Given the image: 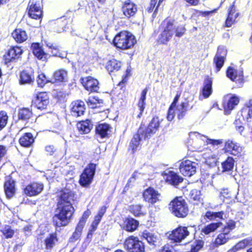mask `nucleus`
I'll return each instance as SVG.
<instances>
[{"label": "nucleus", "instance_id": "obj_1", "mask_svg": "<svg viewBox=\"0 0 252 252\" xmlns=\"http://www.w3.org/2000/svg\"><path fill=\"white\" fill-rule=\"evenodd\" d=\"M74 191L69 189H62L57 196V213L53 218L55 228L67 226L73 218L75 210L73 203L76 200Z\"/></svg>", "mask_w": 252, "mask_h": 252}, {"label": "nucleus", "instance_id": "obj_2", "mask_svg": "<svg viewBox=\"0 0 252 252\" xmlns=\"http://www.w3.org/2000/svg\"><path fill=\"white\" fill-rule=\"evenodd\" d=\"M168 208L171 213L178 218H185L189 213L188 204L182 196L174 197L169 202Z\"/></svg>", "mask_w": 252, "mask_h": 252}, {"label": "nucleus", "instance_id": "obj_3", "mask_svg": "<svg viewBox=\"0 0 252 252\" xmlns=\"http://www.w3.org/2000/svg\"><path fill=\"white\" fill-rule=\"evenodd\" d=\"M163 119H160L158 116L153 117L149 124L145 126L144 124H141L138 129L143 134L144 139H149L153 135L159 131L162 127Z\"/></svg>", "mask_w": 252, "mask_h": 252}, {"label": "nucleus", "instance_id": "obj_4", "mask_svg": "<svg viewBox=\"0 0 252 252\" xmlns=\"http://www.w3.org/2000/svg\"><path fill=\"white\" fill-rule=\"evenodd\" d=\"M136 43L134 35L127 31H122L117 34L113 39L114 45L117 48L126 50L132 48Z\"/></svg>", "mask_w": 252, "mask_h": 252}, {"label": "nucleus", "instance_id": "obj_5", "mask_svg": "<svg viewBox=\"0 0 252 252\" xmlns=\"http://www.w3.org/2000/svg\"><path fill=\"white\" fill-rule=\"evenodd\" d=\"M124 247L127 252H145L146 245L137 237L130 235L126 237L123 243Z\"/></svg>", "mask_w": 252, "mask_h": 252}, {"label": "nucleus", "instance_id": "obj_6", "mask_svg": "<svg viewBox=\"0 0 252 252\" xmlns=\"http://www.w3.org/2000/svg\"><path fill=\"white\" fill-rule=\"evenodd\" d=\"M97 164L90 162L83 170L80 175L79 183L84 188H88L92 183Z\"/></svg>", "mask_w": 252, "mask_h": 252}, {"label": "nucleus", "instance_id": "obj_7", "mask_svg": "<svg viewBox=\"0 0 252 252\" xmlns=\"http://www.w3.org/2000/svg\"><path fill=\"white\" fill-rule=\"evenodd\" d=\"M240 98L235 94H227L223 96L222 106L223 109V113L225 115H230L239 104Z\"/></svg>", "mask_w": 252, "mask_h": 252}, {"label": "nucleus", "instance_id": "obj_8", "mask_svg": "<svg viewBox=\"0 0 252 252\" xmlns=\"http://www.w3.org/2000/svg\"><path fill=\"white\" fill-rule=\"evenodd\" d=\"M190 234L188 226L179 225L170 232L168 236V239L172 243L177 244L186 239Z\"/></svg>", "mask_w": 252, "mask_h": 252}, {"label": "nucleus", "instance_id": "obj_9", "mask_svg": "<svg viewBox=\"0 0 252 252\" xmlns=\"http://www.w3.org/2000/svg\"><path fill=\"white\" fill-rule=\"evenodd\" d=\"M223 150L225 153L239 158L243 155L244 148L236 141L228 139L224 143Z\"/></svg>", "mask_w": 252, "mask_h": 252}, {"label": "nucleus", "instance_id": "obj_10", "mask_svg": "<svg viewBox=\"0 0 252 252\" xmlns=\"http://www.w3.org/2000/svg\"><path fill=\"white\" fill-rule=\"evenodd\" d=\"M32 103L39 110H45L47 109L49 104V96L46 92H38L32 100Z\"/></svg>", "mask_w": 252, "mask_h": 252}, {"label": "nucleus", "instance_id": "obj_11", "mask_svg": "<svg viewBox=\"0 0 252 252\" xmlns=\"http://www.w3.org/2000/svg\"><path fill=\"white\" fill-rule=\"evenodd\" d=\"M161 194L154 188L149 187L144 189L142 193L143 200L150 205H153L159 202Z\"/></svg>", "mask_w": 252, "mask_h": 252}, {"label": "nucleus", "instance_id": "obj_12", "mask_svg": "<svg viewBox=\"0 0 252 252\" xmlns=\"http://www.w3.org/2000/svg\"><path fill=\"white\" fill-rule=\"evenodd\" d=\"M44 185L41 183L32 182L27 185L23 189L24 193L28 196L38 195L43 190Z\"/></svg>", "mask_w": 252, "mask_h": 252}, {"label": "nucleus", "instance_id": "obj_13", "mask_svg": "<svg viewBox=\"0 0 252 252\" xmlns=\"http://www.w3.org/2000/svg\"><path fill=\"white\" fill-rule=\"evenodd\" d=\"M196 169L195 163L188 159L181 162L179 166L181 173L186 177H191L194 175Z\"/></svg>", "mask_w": 252, "mask_h": 252}, {"label": "nucleus", "instance_id": "obj_14", "mask_svg": "<svg viewBox=\"0 0 252 252\" xmlns=\"http://www.w3.org/2000/svg\"><path fill=\"white\" fill-rule=\"evenodd\" d=\"M174 33L175 26L172 22H168L159 35L158 42L161 44H166L172 38Z\"/></svg>", "mask_w": 252, "mask_h": 252}, {"label": "nucleus", "instance_id": "obj_15", "mask_svg": "<svg viewBox=\"0 0 252 252\" xmlns=\"http://www.w3.org/2000/svg\"><path fill=\"white\" fill-rule=\"evenodd\" d=\"M161 175L166 183L174 186L178 185L184 180L183 178L178 173L172 170L168 171L167 172H163Z\"/></svg>", "mask_w": 252, "mask_h": 252}, {"label": "nucleus", "instance_id": "obj_16", "mask_svg": "<svg viewBox=\"0 0 252 252\" xmlns=\"http://www.w3.org/2000/svg\"><path fill=\"white\" fill-rule=\"evenodd\" d=\"M226 55L227 50L223 46H219L214 58V63L215 64L217 71H220L223 66Z\"/></svg>", "mask_w": 252, "mask_h": 252}, {"label": "nucleus", "instance_id": "obj_17", "mask_svg": "<svg viewBox=\"0 0 252 252\" xmlns=\"http://www.w3.org/2000/svg\"><path fill=\"white\" fill-rule=\"evenodd\" d=\"M111 129V125L108 123H98L95 127V135L101 139L108 138Z\"/></svg>", "mask_w": 252, "mask_h": 252}, {"label": "nucleus", "instance_id": "obj_18", "mask_svg": "<svg viewBox=\"0 0 252 252\" xmlns=\"http://www.w3.org/2000/svg\"><path fill=\"white\" fill-rule=\"evenodd\" d=\"M71 106L70 112L72 116L78 117L84 115L86 107L83 101L79 99L73 101Z\"/></svg>", "mask_w": 252, "mask_h": 252}, {"label": "nucleus", "instance_id": "obj_19", "mask_svg": "<svg viewBox=\"0 0 252 252\" xmlns=\"http://www.w3.org/2000/svg\"><path fill=\"white\" fill-rule=\"evenodd\" d=\"M59 238L56 231L48 234L43 240V244L46 251H50L59 243Z\"/></svg>", "mask_w": 252, "mask_h": 252}, {"label": "nucleus", "instance_id": "obj_20", "mask_svg": "<svg viewBox=\"0 0 252 252\" xmlns=\"http://www.w3.org/2000/svg\"><path fill=\"white\" fill-rule=\"evenodd\" d=\"M139 226L138 220L128 216L124 220L122 228L127 232H133L138 229Z\"/></svg>", "mask_w": 252, "mask_h": 252}, {"label": "nucleus", "instance_id": "obj_21", "mask_svg": "<svg viewBox=\"0 0 252 252\" xmlns=\"http://www.w3.org/2000/svg\"><path fill=\"white\" fill-rule=\"evenodd\" d=\"M204 244V241L200 239L189 241L185 244L186 252H198L203 249Z\"/></svg>", "mask_w": 252, "mask_h": 252}, {"label": "nucleus", "instance_id": "obj_22", "mask_svg": "<svg viewBox=\"0 0 252 252\" xmlns=\"http://www.w3.org/2000/svg\"><path fill=\"white\" fill-rule=\"evenodd\" d=\"M76 128L80 134H88L93 128V124L90 119L81 120L77 123Z\"/></svg>", "mask_w": 252, "mask_h": 252}, {"label": "nucleus", "instance_id": "obj_23", "mask_svg": "<svg viewBox=\"0 0 252 252\" xmlns=\"http://www.w3.org/2000/svg\"><path fill=\"white\" fill-rule=\"evenodd\" d=\"M239 15V13L237 12L236 8L234 5V2L228 9V16L225 22L226 27H231L236 22V19Z\"/></svg>", "mask_w": 252, "mask_h": 252}, {"label": "nucleus", "instance_id": "obj_24", "mask_svg": "<svg viewBox=\"0 0 252 252\" xmlns=\"http://www.w3.org/2000/svg\"><path fill=\"white\" fill-rule=\"evenodd\" d=\"M123 14L127 18L133 16L137 11V5L130 0H126L122 7Z\"/></svg>", "mask_w": 252, "mask_h": 252}, {"label": "nucleus", "instance_id": "obj_25", "mask_svg": "<svg viewBox=\"0 0 252 252\" xmlns=\"http://www.w3.org/2000/svg\"><path fill=\"white\" fill-rule=\"evenodd\" d=\"M213 82L212 80H204L200 90L199 95L203 99L209 98L213 93Z\"/></svg>", "mask_w": 252, "mask_h": 252}, {"label": "nucleus", "instance_id": "obj_26", "mask_svg": "<svg viewBox=\"0 0 252 252\" xmlns=\"http://www.w3.org/2000/svg\"><path fill=\"white\" fill-rule=\"evenodd\" d=\"M106 210L107 207L105 206H102L99 208L97 214L94 217V220L91 224L90 230L95 231L97 229L98 224L106 212Z\"/></svg>", "mask_w": 252, "mask_h": 252}, {"label": "nucleus", "instance_id": "obj_27", "mask_svg": "<svg viewBox=\"0 0 252 252\" xmlns=\"http://www.w3.org/2000/svg\"><path fill=\"white\" fill-rule=\"evenodd\" d=\"M230 239L231 236L230 234H228V231H226L225 230H222L221 232L215 238L213 242V245L215 247H219L221 245L225 244Z\"/></svg>", "mask_w": 252, "mask_h": 252}, {"label": "nucleus", "instance_id": "obj_28", "mask_svg": "<svg viewBox=\"0 0 252 252\" xmlns=\"http://www.w3.org/2000/svg\"><path fill=\"white\" fill-rule=\"evenodd\" d=\"M28 15L30 17L34 19H39L42 16V10L39 4L29 2Z\"/></svg>", "mask_w": 252, "mask_h": 252}, {"label": "nucleus", "instance_id": "obj_29", "mask_svg": "<svg viewBox=\"0 0 252 252\" xmlns=\"http://www.w3.org/2000/svg\"><path fill=\"white\" fill-rule=\"evenodd\" d=\"M4 189L8 198L14 196L15 192V181L9 176L7 177L5 180L4 184Z\"/></svg>", "mask_w": 252, "mask_h": 252}, {"label": "nucleus", "instance_id": "obj_30", "mask_svg": "<svg viewBox=\"0 0 252 252\" xmlns=\"http://www.w3.org/2000/svg\"><path fill=\"white\" fill-rule=\"evenodd\" d=\"M148 90V87H146L143 89L141 92L140 97L139 99L138 102L137 104V106L138 109V114H137V117L140 118L142 115L143 111L145 108L146 106V94Z\"/></svg>", "mask_w": 252, "mask_h": 252}, {"label": "nucleus", "instance_id": "obj_31", "mask_svg": "<svg viewBox=\"0 0 252 252\" xmlns=\"http://www.w3.org/2000/svg\"><path fill=\"white\" fill-rule=\"evenodd\" d=\"M141 132L137 129L135 135L132 138L129 143V149L131 150L132 153L133 154L137 150L140 146V142L142 137L143 134H141Z\"/></svg>", "mask_w": 252, "mask_h": 252}, {"label": "nucleus", "instance_id": "obj_32", "mask_svg": "<svg viewBox=\"0 0 252 252\" xmlns=\"http://www.w3.org/2000/svg\"><path fill=\"white\" fill-rule=\"evenodd\" d=\"M31 47L33 54L38 59L42 61L47 60V55L44 52L38 43H33Z\"/></svg>", "mask_w": 252, "mask_h": 252}, {"label": "nucleus", "instance_id": "obj_33", "mask_svg": "<svg viewBox=\"0 0 252 252\" xmlns=\"http://www.w3.org/2000/svg\"><path fill=\"white\" fill-rule=\"evenodd\" d=\"M226 76L229 79H242L243 77V70L240 67L229 66L226 70Z\"/></svg>", "mask_w": 252, "mask_h": 252}, {"label": "nucleus", "instance_id": "obj_34", "mask_svg": "<svg viewBox=\"0 0 252 252\" xmlns=\"http://www.w3.org/2000/svg\"><path fill=\"white\" fill-rule=\"evenodd\" d=\"M85 89L90 92H97L99 89L98 80H81Z\"/></svg>", "mask_w": 252, "mask_h": 252}, {"label": "nucleus", "instance_id": "obj_35", "mask_svg": "<svg viewBox=\"0 0 252 252\" xmlns=\"http://www.w3.org/2000/svg\"><path fill=\"white\" fill-rule=\"evenodd\" d=\"M34 142V139L31 132L25 133L19 139V144L26 148L31 147Z\"/></svg>", "mask_w": 252, "mask_h": 252}, {"label": "nucleus", "instance_id": "obj_36", "mask_svg": "<svg viewBox=\"0 0 252 252\" xmlns=\"http://www.w3.org/2000/svg\"><path fill=\"white\" fill-rule=\"evenodd\" d=\"M222 225L221 221L211 222L205 225L201 230V233L205 235H208L211 233L216 231L219 227Z\"/></svg>", "mask_w": 252, "mask_h": 252}, {"label": "nucleus", "instance_id": "obj_37", "mask_svg": "<svg viewBox=\"0 0 252 252\" xmlns=\"http://www.w3.org/2000/svg\"><path fill=\"white\" fill-rule=\"evenodd\" d=\"M180 94H177L173 99V100L169 106L166 118L169 121H171L175 117L174 108H176L177 103L180 97Z\"/></svg>", "mask_w": 252, "mask_h": 252}, {"label": "nucleus", "instance_id": "obj_38", "mask_svg": "<svg viewBox=\"0 0 252 252\" xmlns=\"http://www.w3.org/2000/svg\"><path fill=\"white\" fill-rule=\"evenodd\" d=\"M88 106L92 108L95 109L100 107L103 104V100L99 99L96 96H90L86 101Z\"/></svg>", "mask_w": 252, "mask_h": 252}, {"label": "nucleus", "instance_id": "obj_39", "mask_svg": "<svg viewBox=\"0 0 252 252\" xmlns=\"http://www.w3.org/2000/svg\"><path fill=\"white\" fill-rule=\"evenodd\" d=\"M189 102H182L177 107L176 111L177 112V118L181 120L186 116L189 107Z\"/></svg>", "mask_w": 252, "mask_h": 252}, {"label": "nucleus", "instance_id": "obj_40", "mask_svg": "<svg viewBox=\"0 0 252 252\" xmlns=\"http://www.w3.org/2000/svg\"><path fill=\"white\" fill-rule=\"evenodd\" d=\"M235 160L230 156L227 157L224 161L221 162L222 172H228L232 171L234 165Z\"/></svg>", "mask_w": 252, "mask_h": 252}, {"label": "nucleus", "instance_id": "obj_41", "mask_svg": "<svg viewBox=\"0 0 252 252\" xmlns=\"http://www.w3.org/2000/svg\"><path fill=\"white\" fill-rule=\"evenodd\" d=\"M0 232L2 233V238L4 239L11 238L15 233L14 230L7 224L2 226Z\"/></svg>", "mask_w": 252, "mask_h": 252}, {"label": "nucleus", "instance_id": "obj_42", "mask_svg": "<svg viewBox=\"0 0 252 252\" xmlns=\"http://www.w3.org/2000/svg\"><path fill=\"white\" fill-rule=\"evenodd\" d=\"M83 228L84 227L82 225L77 224L74 231L69 238V242L70 243H74L79 240L82 235Z\"/></svg>", "mask_w": 252, "mask_h": 252}, {"label": "nucleus", "instance_id": "obj_43", "mask_svg": "<svg viewBox=\"0 0 252 252\" xmlns=\"http://www.w3.org/2000/svg\"><path fill=\"white\" fill-rule=\"evenodd\" d=\"M242 116L248 120L252 117V99L246 103L242 109Z\"/></svg>", "mask_w": 252, "mask_h": 252}, {"label": "nucleus", "instance_id": "obj_44", "mask_svg": "<svg viewBox=\"0 0 252 252\" xmlns=\"http://www.w3.org/2000/svg\"><path fill=\"white\" fill-rule=\"evenodd\" d=\"M121 66V63L113 59L109 60L106 64V69L109 72H113L115 70H118Z\"/></svg>", "mask_w": 252, "mask_h": 252}, {"label": "nucleus", "instance_id": "obj_45", "mask_svg": "<svg viewBox=\"0 0 252 252\" xmlns=\"http://www.w3.org/2000/svg\"><path fill=\"white\" fill-rule=\"evenodd\" d=\"M32 110L28 108H22L19 110L18 119L22 120H27L32 116Z\"/></svg>", "mask_w": 252, "mask_h": 252}, {"label": "nucleus", "instance_id": "obj_46", "mask_svg": "<svg viewBox=\"0 0 252 252\" xmlns=\"http://www.w3.org/2000/svg\"><path fill=\"white\" fill-rule=\"evenodd\" d=\"M142 237L147 240L149 245H156L158 239L154 234L145 230L142 232Z\"/></svg>", "mask_w": 252, "mask_h": 252}, {"label": "nucleus", "instance_id": "obj_47", "mask_svg": "<svg viewBox=\"0 0 252 252\" xmlns=\"http://www.w3.org/2000/svg\"><path fill=\"white\" fill-rule=\"evenodd\" d=\"M249 244L248 240L244 239L238 242L231 249L228 250L227 252H236L237 251L245 248Z\"/></svg>", "mask_w": 252, "mask_h": 252}, {"label": "nucleus", "instance_id": "obj_48", "mask_svg": "<svg viewBox=\"0 0 252 252\" xmlns=\"http://www.w3.org/2000/svg\"><path fill=\"white\" fill-rule=\"evenodd\" d=\"M15 56L16 49L15 47H13L8 51L7 53L4 56L5 64H7L10 62H14Z\"/></svg>", "mask_w": 252, "mask_h": 252}, {"label": "nucleus", "instance_id": "obj_49", "mask_svg": "<svg viewBox=\"0 0 252 252\" xmlns=\"http://www.w3.org/2000/svg\"><path fill=\"white\" fill-rule=\"evenodd\" d=\"M142 205L141 204H133L130 206V211L135 217H140L145 215L142 211Z\"/></svg>", "mask_w": 252, "mask_h": 252}, {"label": "nucleus", "instance_id": "obj_50", "mask_svg": "<svg viewBox=\"0 0 252 252\" xmlns=\"http://www.w3.org/2000/svg\"><path fill=\"white\" fill-rule=\"evenodd\" d=\"M65 93L60 91H56L53 95V98L58 103L63 102L65 100Z\"/></svg>", "mask_w": 252, "mask_h": 252}, {"label": "nucleus", "instance_id": "obj_51", "mask_svg": "<svg viewBox=\"0 0 252 252\" xmlns=\"http://www.w3.org/2000/svg\"><path fill=\"white\" fill-rule=\"evenodd\" d=\"M8 116L4 111H0V131L2 130L7 125Z\"/></svg>", "mask_w": 252, "mask_h": 252}, {"label": "nucleus", "instance_id": "obj_52", "mask_svg": "<svg viewBox=\"0 0 252 252\" xmlns=\"http://www.w3.org/2000/svg\"><path fill=\"white\" fill-rule=\"evenodd\" d=\"M68 77V72L64 69H59L54 73V79H65Z\"/></svg>", "mask_w": 252, "mask_h": 252}, {"label": "nucleus", "instance_id": "obj_53", "mask_svg": "<svg viewBox=\"0 0 252 252\" xmlns=\"http://www.w3.org/2000/svg\"><path fill=\"white\" fill-rule=\"evenodd\" d=\"M28 38V35L26 31L21 29H17V42H23Z\"/></svg>", "mask_w": 252, "mask_h": 252}, {"label": "nucleus", "instance_id": "obj_54", "mask_svg": "<svg viewBox=\"0 0 252 252\" xmlns=\"http://www.w3.org/2000/svg\"><path fill=\"white\" fill-rule=\"evenodd\" d=\"M91 210L89 209H87L86 211H85L83 212V214H82L81 218L80 219L79 221L77 224H78L81 226L82 225V226L84 227L85 224L86 222V221H87V219H88V218L89 217V216L91 215Z\"/></svg>", "mask_w": 252, "mask_h": 252}, {"label": "nucleus", "instance_id": "obj_55", "mask_svg": "<svg viewBox=\"0 0 252 252\" xmlns=\"http://www.w3.org/2000/svg\"><path fill=\"white\" fill-rule=\"evenodd\" d=\"M32 71L31 68L23 70L20 74V79H32Z\"/></svg>", "mask_w": 252, "mask_h": 252}, {"label": "nucleus", "instance_id": "obj_56", "mask_svg": "<svg viewBox=\"0 0 252 252\" xmlns=\"http://www.w3.org/2000/svg\"><path fill=\"white\" fill-rule=\"evenodd\" d=\"M206 143L207 145L210 144L213 146H217L223 143L222 139H214L209 138H207Z\"/></svg>", "mask_w": 252, "mask_h": 252}, {"label": "nucleus", "instance_id": "obj_57", "mask_svg": "<svg viewBox=\"0 0 252 252\" xmlns=\"http://www.w3.org/2000/svg\"><path fill=\"white\" fill-rule=\"evenodd\" d=\"M190 199L194 201H199L200 198V191L197 189H193L190 193Z\"/></svg>", "mask_w": 252, "mask_h": 252}, {"label": "nucleus", "instance_id": "obj_58", "mask_svg": "<svg viewBox=\"0 0 252 252\" xmlns=\"http://www.w3.org/2000/svg\"><path fill=\"white\" fill-rule=\"evenodd\" d=\"M158 0H151L150 2V5L149 7L148 8V11L149 12H152L154 8H156L155 11H154V14L157 12L158 10V6L157 8L158 3L157 4Z\"/></svg>", "mask_w": 252, "mask_h": 252}, {"label": "nucleus", "instance_id": "obj_59", "mask_svg": "<svg viewBox=\"0 0 252 252\" xmlns=\"http://www.w3.org/2000/svg\"><path fill=\"white\" fill-rule=\"evenodd\" d=\"M186 29L183 26H179L176 28L175 27V35L177 37H181L183 36L185 32Z\"/></svg>", "mask_w": 252, "mask_h": 252}, {"label": "nucleus", "instance_id": "obj_60", "mask_svg": "<svg viewBox=\"0 0 252 252\" xmlns=\"http://www.w3.org/2000/svg\"><path fill=\"white\" fill-rule=\"evenodd\" d=\"M235 227V222L231 220L227 223V225L223 227L222 230H225L226 231H228V234H230V231L233 229Z\"/></svg>", "mask_w": 252, "mask_h": 252}, {"label": "nucleus", "instance_id": "obj_61", "mask_svg": "<svg viewBox=\"0 0 252 252\" xmlns=\"http://www.w3.org/2000/svg\"><path fill=\"white\" fill-rule=\"evenodd\" d=\"M241 123V121L239 119L235 120L234 123L236 130H237L241 134H242V133L244 130L245 128L242 125L238 126V125L240 124Z\"/></svg>", "mask_w": 252, "mask_h": 252}, {"label": "nucleus", "instance_id": "obj_62", "mask_svg": "<svg viewBox=\"0 0 252 252\" xmlns=\"http://www.w3.org/2000/svg\"><path fill=\"white\" fill-rule=\"evenodd\" d=\"M45 150L47 153V154L49 156L53 155L56 151L53 145L46 146L45 148Z\"/></svg>", "mask_w": 252, "mask_h": 252}, {"label": "nucleus", "instance_id": "obj_63", "mask_svg": "<svg viewBox=\"0 0 252 252\" xmlns=\"http://www.w3.org/2000/svg\"><path fill=\"white\" fill-rule=\"evenodd\" d=\"M204 219H207L209 220H215V213L210 211H207L203 216Z\"/></svg>", "mask_w": 252, "mask_h": 252}, {"label": "nucleus", "instance_id": "obj_64", "mask_svg": "<svg viewBox=\"0 0 252 252\" xmlns=\"http://www.w3.org/2000/svg\"><path fill=\"white\" fill-rule=\"evenodd\" d=\"M233 81H235L236 85L232 87L233 89L240 88L243 87L244 80H231Z\"/></svg>", "mask_w": 252, "mask_h": 252}]
</instances>
